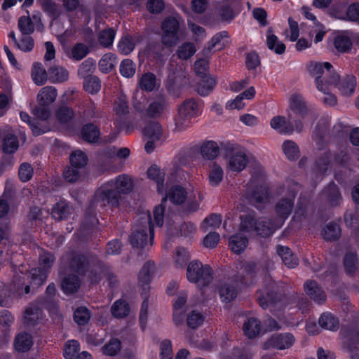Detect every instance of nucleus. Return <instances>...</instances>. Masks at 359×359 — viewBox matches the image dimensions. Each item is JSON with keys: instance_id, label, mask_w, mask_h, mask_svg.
<instances>
[{"instance_id": "obj_50", "label": "nucleus", "mask_w": 359, "mask_h": 359, "mask_svg": "<svg viewBox=\"0 0 359 359\" xmlns=\"http://www.w3.org/2000/svg\"><path fill=\"white\" fill-rule=\"evenodd\" d=\"M201 155L204 158L213 159L219 154V147L215 142H208L201 147Z\"/></svg>"}, {"instance_id": "obj_11", "label": "nucleus", "mask_w": 359, "mask_h": 359, "mask_svg": "<svg viewBox=\"0 0 359 359\" xmlns=\"http://www.w3.org/2000/svg\"><path fill=\"white\" fill-rule=\"evenodd\" d=\"M275 287L274 282L269 278L266 280L264 287L257 292V300L262 309L271 308V306L276 303V293L274 291Z\"/></svg>"}, {"instance_id": "obj_7", "label": "nucleus", "mask_w": 359, "mask_h": 359, "mask_svg": "<svg viewBox=\"0 0 359 359\" xmlns=\"http://www.w3.org/2000/svg\"><path fill=\"white\" fill-rule=\"evenodd\" d=\"M224 149L227 158L226 170L228 171L240 172L245 168L248 158L245 149L228 142L224 145Z\"/></svg>"}, {"instance_id": "obj_6", "label": "nucleus", "mask_w": 359, "mask_h": 359, "mask_svg": "<svg viewBox=\"0 0 359 359\" xmlns=\"http://www.w3.org/2000/svg\"><path fill=\"white\" fill-rule=\"evenodd\" d=\"M183 20L179 15L168 16L161 22V41L163 45L172 47L180 41Z\"/></svg>"}, {"instance_id": "obj_5", "label": "nucleus", "mask_w": 359, "mask_h": 359, "mask_svg": "<svg viewBox=\"0 0 359 359\" xmlns=\"http://www.w3.org/2000/svg\"><path fill=\"white\" fill-rule=\"evenodd\" d=\"M114 184L108 182L102 184L95 192L88 211L91 212L97 208L106 206L116 207L118 204V196L114 190Z\"/></svg>"}, {"instance_id": "obj_13", "label": "nucleus", "mask_w": 359, "mask_h": 359, "mask_svg": "<svg viewBox=\"0 0 359 359\" xmlns=\"http://www.w3.org/2000/svg\"><path fill=\"white\" fill-rule=\"evenodd\" d=\"M294 336L288 332L273 334L264 344V348L265 349L273 348L284 350L291 347L294 343Z\"/></svg>"}, {"instance_id": "obj_8", "label": "nucleus", "mask_w": 359, "mask_h": 359, "mask_svg": "<svg viewBox=\"0 0 359 359\" xmlns=\"http://www.w3.org/2000/svg\"><path fill=\"white\" fill-rule=\"evenodd\" d=\"M187 198V191L183 187L180 186L172 187L166 194V196L163 198L161 203L154 209V219L157 226H162L163 224L165 203L167 202L168 198L173 204L180 205L186 201Z\"/></svg>"}, {"instance_id": "obj_32", "label": "nucleus", "mask_w": 359, "mask_h": 359, "mask_svg": "<svg viewBox=\"0 0 359 359\" xmlns=\"http://www.w3.org/2000/svg\"><path fill=\"white\" fill-rule=\"evenodd\" d=\"M61 286L65 293H74L79 289L80 286V281L76 275L69 274L67 276L64 277L62 281Z\"/></svg>"}, {"instance_id": "obj_39", "label": "nucleus", "mask_w": 359, "mask_h": 359, "mask_svg": "<svg viewBox=\"0 0 359 359\" xmlns=\"http://www.w3.org/2000/svg\"><path fill=\"white\" fill-rule=\"evenodd\" d=\"M148 177L157 184L158 191L163 192V183L164 181V172L157 165L151 166L147 170Z\"/></svg>"}, {"instance_id": "obj_10", "label": "nucleus", "mask_w": 359, "mask_h": 359, "mask_svg": "<svg viewBox=\"0 0 359 359\" xmlns=\"http://www.w3.org/2000/svg\"><path fill=\"white\" fill-rule=\"evenodd\" d=\"M254 186V182L251 180L248 184V190L244 194L247 201L257 208H260L262 204L266 203L269 200L268 189L263 185L256 186L255 189L250 190Z\"/></svg>"}, {"instance_id": "obj_23", "label": "nucleus", "mask_w": 359, "mask_h": 359, "mask_svg": "<svg viewBox=\"0 0 359 359\" xmlns=\"http://www.w3.org/2000/svg\"><path fill=\"white\" fill-rule=\"evenodd\" d=\"M266 44L269 49L276 54L281 55L285 51V44L273 33L271 29H269L266 32Z\"/></svg>"}, {"instance_id": "obj_9", "label": "nucleus", "mask_w": 359, "mask_h": 359, "mask_svg": "<svg viewBox=\"0 0 359 359\" xmlns=\"http://www.w3.org/2000/svg\"><path fill=\"white\" fill-rule=\"evenodd\" d=\"M212 271L208 265L194 260L189 263L187 269V277L189 282L196 283L200 287L210 284L212 280Z\"/></svg>"}, {"instance_id": "obj_58", "label": "nucleus", "mask_w": 359, "mask_h": 359, "mask_svg": "<svg viewBox=\"0 0 359 359\" xmlns=\"http://www.w3.org/2000/svg\"><path fill=\"white\" fill-rule=\"evenodd\" d=\"M115 34L114 30L111 28L102 30L99 34L98 41L102 46L108 48L112 45Z\"/></svg>"}, {"instance_id": "obj_42", "label": "nucleus", "mask_w": 359, "mask_h": 359, "mask_svg": "<svg viewBox=\"0 0 359 359\" xmlns=\"http://www.w3.org/2000/svg\"><path fill=\"white\" fill-rule=\"evenodd\" d=\"M319 325L322 328L336 330L339 327V320L330 313H324L319 318Z\"/></svg>"}, {"instance_id": "obj_28", "label": "nucleus", "mask_w": 359, "mask_h": 359, "mask_svg": "<svg viewBox=\"0 0 359 359\" xmlns=\"http://www.w3.org/2000/svg\"><path fill=\"white\" fill-rule=\"evenodd\" d=\"M33 344L32 336L27 332H22L15 337L14 346L20 352H25L29 350Z\"/></svg>"}, {"instance_id": "obj_20", "label": "nucleus", "mask_w": 359, "mask_h": 359, "mask_svg": "<svg viewBox=\"0 0 359 359\" xmlns=\"http://www.w3.org/2000/svg\"><path fill=\"white\" fill-rule=\"evenodd\" d=\"M57 92L53 86H45L42 88L37 95V102L40 106H49L57 98Z\"/></svg>"}, {"instance_id": "obj_35", "label": "nucleus", "mask_w": 359, "mask_h": 359, "mask_svg": "<svg viewBox=\"0 0 359 359\" xmlns=\"http://www.w3.org/2000/svg\"><path fill=\"white\" fill-rule=\"evenodd\" d=\"M118 63L116 55L109 53L102 56L99 62V68L101 72L107 73L111 72Z\"/></svg>"}, {"instance_id": "obj_51", "label": "nucleus", "mask_w": 359, "mask_h": 359, "mask_svg": "<svg viewBox=\"0 0 359 359\" xmlns=\"http://www.w3.org/2000/svg\"><path fill=\"white\" fill-rule=\"evenodd\" d=\"M323 236L325 240L337 239L341 234V229L337 223H329L323 230Z\"/></svg>"}, {"instance_id": "obj_40", "label": "nucleus", "mask_w": 359, "mask_h": 359, "mask_svg": "<svg viewBox=\"0 0 359 359\" xmlns=\"http://www.w3.org/2000/svg\"><path fill=\"white\" fill-rule=\"evenodd\" d=\"M143 133L150 140H159L163 135V129L158 123L151 122L144 128Z\"/></svg>"}, {"instance_id": "obj_59", "label": "nucleus", "mask_w": 359, "mask_h": 359, "mask_svg": "<svg viewBox=\"0 0 359 359\" xmlns=\"http://www.w3.org/2000/svg\"><path fill=\"white\" fill-rule=\"evenodd\" d=\"M87 156L81 151H75L70 156V163L73 167L82 168L87 164Z\"/></svg>"}, {"instance_id": "obj_56", "label": "nucleus", "mask_w": 359, "mask_h": 359, "mask_svg": "<svg viewBox=\"0 0 359 359\" xmlns=\"http://www.w3.org/2000/svg\"><path fill=\"white\" fill-rule=\"evenodd\" d=\"M222 223V217L219 215L212 214L206 217L202 224L201 228L204 231L210 229H215L220 226Z\"/></svg>"}, {"instance_id": "obj_60", "label": "nucleus", "mask_w": 359, "mask_h": 359, "mask_svg": "<svg viewBox=\"0 0 359 359\" xmlns=\"http://www.w3.org/2000/svg\"><path fill=\"white\" fill-rule=\"evenodd\" d=\"M344 267L348 274L354 273L357 269L358 259L355 253L350 252L344 257Z\"/></svg>"}, {"instance_id": "obj_1", "label": "nucleus", "mask_w": 359, "mask_h": 359, "mask_svg": "<svg viewBox=\"0 0 359 359\" xmlns=\"http://www.w3.org/2000/svg\"><path fill=\"white\" fill-rule=\"evenodd\" d=\"M298 184H293L291 190H288L286 197L277 202L275 207L277 218L273 223L269 222L265 217L255 219L253 214L241 216L240 230L245 233H256L262 237L271 236L276 229L280 228L285 220L291 214L294 208V201L296 196Z\"/></svg>"}, {"instance_id": "obj_3", "label": "nucleus", "mask_w": 359, "mask_h": 359, "mask_svg": "<svg viewBox=\"0 0 359 359\" xmlns=\"http://www.w3.org/2000/svg\"><path fill=\"white\" fill-rule=\"evenodd\" d=\"M141 222L135 226V229L130 236L129 241L134 248H144L151 246L154 238V226L156 225L149 212H144L140 215Z\"/></svg>"}, {"instance_id": "obj_62", "label": "nucleus", "mask_w": 359, "mask_h": 359, "mask_svg": "<svg viewBox=\"0 0 359 359\" xmlns=\"http://www.w3.org/2000/svg\"><path fill=\"white\" fill-rule=\"evenodd\" d=\"M79 349V343L77 341L69 340L64 346V357L66 359H74Z\"/></svg>"}, {"instance_id": "obj_36", "label": "nucleus", "mask_w": 359, "mask_h": 359, "mask_svg": "<svg viewBox=\"0 0 359 359\" xmlns=\"http://www.w3.org/2000/svg\"><path fill=\"white\" fill-rule=\"evenodd\" d=\"M49 79L52 83H62L68 80L69 72L62 67H53L49 69Z\"/></svg>"}, {"instance_id": "obj_38", "label": "nucleus", "mask_w": 359, "mask_h": 359, "mask_svg": "<svg viewBox=\"0 0 359 359\" xmlns=\"http://www.w3.org/2000/svg\"><path fill=\"white\" fill-rule=\"evenodd\" d=\"M100 133L98 128L93 123L85 125L81 130L83 139L88 142H95L99 139Z\"/></svg>"}, {"instance_id": "obj_30", "label": "nucleus", "mask_w": 359, "mask_h": 359, "mask_svg": "<svg viewBox=\"0 0 359 359\" xmlns=\"http://www.w3.org/2000/svg\"><path fill=\"white\" fill-rule=\"evenodd\" d=\"M237 293L238 290L231 282L223 284L219 289V294L223 302L228 303L233 300Z\"/></svg>"}, {"instance_id": "obj_17", "label": "nucleus", "mask_w": 359, "mask_h": 359, "mask_svg": "<svg viewBox=\"0 0 359 359\" xmlns=\"http://www.w3.org/2000/svg\"><path fill=\"white\" fill-rule=\"evenodd\" d=\"M322 198L325 200L329 205L337 206L340 205L342 198L339 189L335 184H330L322 192Z\"/></svg>"}, {"instance_id": "obj_54", "label": "nucleus", "mask_w": 359, "mask_h": 359, "mask_svg": "<svg viewBox=\"0 0 359 359\" xmlns=\"http://www.w3.org/2000/svg\"><path fill=\"white\" fill-rule=\"evenodd\" d=\"M135 46L133 39L129 36L122 37L117 46L118 51L125 55L130 54L134 50Z\"/></svg>"}, {"instance_id": "obj_49", "label": "nucleus", "mask_w": 359, "mask_h": 359, "mask_svg": "<svg viewBox=\"0 0 359 359\" xmlns=\"http://www.w3.org/2000/svg\"><path fill=\"white\" fill-rule=\"evenodd\" d=\"M224 172L221 166L214 163L209 172V182L212 187H217L223 180Z\"/></svg>"}, {"instance_id": "obj_21", "label": "nucleus", "mask_w": 359, "mask_h": 359, "mask_svg": "<svg viewBox=\"0 0 359 359\" xmlns=\"http://www.w3.org/2000/svg\"><path fill=\"white\" fill-rule=\"evenodd\" d=\"M109 183L113 184L114 190L116 191V194H126L130 192L133 187L132 180L126 175H118L115 180L108 181Z\"/></svg>"}, {"instance_id": "obj_61", "label": "nucleus", "mask_w": 359, "mask_h": 359, "mask_svg": "<svg viewBox=\"0 0 359 359\" xmlns=\"http://www.w3.org/2000/svg\"><path fill=\"white\" fill-rule=\"evenodd\" d=\"M3 150L5 153H14L18 148L17 137L11 134L6 135L3 140Z\"/></svg>"}, {"instance_id": "obj_52", "label": "nucleus", "mask_w": 359, "mask_h": 359, "mask_svg": "<svg viewBox=\"0 0 359 359\" xmlns=\"http://www.w3.org/2000/svg\"><path fill=\"white\" fill-rule=\"evenodd\" d=\"M283 150L289 160H295L299 156V149L295 142L287 140L283 144Z\"/></svg>"}, {"instance_id": "obj_26", "label": "nucleus", "mask_w": 359, "mask_h": 359, "mask_svg": "<svg viewBox=\"0 0 359 359\" xmlns=\"http://www.w3.org/2000/svg\"><path fill=\"white\" fill-rule=\"evenodd\" d=\"M277 253L288 268H294L298 265V259L292 253L289 248L279 245L277 248Z\"/></svg>"}, {"instance_id": "obj_45", "label": "nucleus", "mask_w": 359, "mask_h": 359, "mask_svg": "<svg viewBox=\"0 0 359 359\" xmlns=\"http://www.w3.org/2000/svg\"><path fill=\"white\" fill-rule=\"evenodd\" d=\"M196 48L192 42H184L182 43L177 50V55L180 59L187 60L194 55Z\"/></svg>"}, {"instance_id": "obj_15", "label": "nucleus", "mask_w": 359, "mask_h": 359, "mask_svg": "<svg viewBox=\"0 0 359 359\" xmlns=\"http://www.w3.org/2000/svg\"><path fill=\"white\" fill-rule=\"evenodd\" d=\"M304 291L306 294L317 304H322L326 300L325 292L315 281H306L304 283Z\"/></svg>"}, {"instance_id": "obj_53", "label": "nucleus", "mask_w": 359, "mask_h": 359, "mask_svg": "<svg viewBox=\"0 0 359 359\" xmlns=\"http://www.w3.org/2000/svg\"><path fill=\"white\" fill-rule=\"evenodd\" d=\"M114 111L116 115L120 118H124L129 112L128 101L125 96H120L115 102Z\"/></svg>"}, {"instance_id": "obj_55", "label": "nucleus", "mask_w": 359, "mask_h": 359, "mask_svg": "<svg viewBox=\"0 0 359 359\" xmlns=\"http://www.w3.org/2000/svg\"><path fill=\"white\" fill-rule=\"evenodd\" d=\"M88 48L83 43L76 44L71 51L67 53L69 58L74 60H81L84 58L88 53Z\"/></svg>"}, {"instance_id": "obj_46", "label": "nucleus", "mask_w": 359, "mask_h": 359, "mask_svg": "<svg viewBox=\"0 0 359 359\" xmlns=\"http://www.w3.org/2000/svg\"><path fill=\"white\" fill-rule=\"evenodd\" d=\"M154 269L153 262H147L144 264L139 273V284L144 287L149 284L151 279V275Z\"/></svg>"}, {"instance_id": "obj_25", "label": "nucleus", "mask_w": 359, "mask_h": 359, "mask_svg": "<svg viewBox=\"0 0 359 359\" xmlns=\"http://www.w3.org/2000/svg\"><path fill=\"white\" fill-rule=\"evenodd\" d=\"M41 318V309L38 306L31 304L26 309L24 322L27 325H34Z\"/></svg>"}, {"instance_id": "obj_24", "label": "nucleus", "mask_w": 359, "mask_h": 359, "mask_svg": "<svg viewBox=\"0 0 359 359\" xmlns=\"http://www.w3.org/2000/svg\"><path fill=\"white\" fill-rule=\"evenodd\" d=\"M31 76L34 83L37 86L43 85L48 79L46 70L41 63L34 62L32 65Z\"/></svg>"}, {"instance_id": "obj_29", "label": "nucleus", "mask_w": 359, "mask_h": 359, "mask_svg": "<svg viewBox=\"0 0 359 359\" xmlns=\"http://www.w3.org/2000/svg\"><path fill=\"white\" fill-rule=\"evenodd\" d=\"M243 330L245 335L248 338H254L261 332L260 321L257 318H250L243 324Z\"/></svg>"}, {"instance_id": "obj_12", "label": "nucleus", "mask_w": 359, "mask_h": 359, "mask_svg": "<svg viewBox=\"0 0 359 359\" xmlns=\"http://www.w3.org/2000/svg\"><path fill=\"white\" fill-rule=\"evenodd\" d=\"M62 264H68L69 271L75 272L79 275L84 274L88 268L86 257L79 254L66 255L62 259Z\"/></svg>"}, {"instance_id": "obj_33", "label": "nucleus", "mask_w": 359, "mask_h": 359, "mask_svg": "<svg viewBox=\"0 0 359 359\" xmlns=\"http://www.w3.org/2000/svg\"><path fill=\"white\" fill-rule=\"evenodd\" d=\"M290 107L294 113L303 116L307 111L303 97L299 94H293L290 98Z\"/></svg>"}, {"instance_id": "obj_4", "label": "nucleus", "mask_w": 359, "mask_h": 359, "mask_svg": "<svg viewBox=\"0 0 359 359\" xmlns=\"http://www.w3.org/2000/svg\"><path fill=\"white\" fill-rule=\"evenodd\" d=\"M332 68V65L328 62H311L308 65V72L315 78L316 86L319 91L327 93L332 86H337L339 82V76L335 73L330 75L329 80L323 78V76L330 74Z\"/></svg>"}, {"instance_id": "obj_34", "label": "nucleus", "mask_w": 359, "mask_h": 359, "mask_svg": "<svg viewBox=\"0 0 359 359\" xmlns=\"http://www.w3.org/2000/svg\"><path fill=\"white\" fill-rule=\"evenodd\" d=\"M70 212V207L65 201L55 203L52 208V216L56 220L65 219Z\"/></svg>"}, {"instance_id": "obj_57", "label": "nucleus", "mask_w": 359, "mask_h": 359, "mask_svg": "<svg viewBox=\"0 0 359 359\" xmlns=\"http://www.w3.org/2000/svg\"><path fill=\"white\" fill-rule=\"evenodd\" d=\"M135 64L130 59H124L120 64V73L126 78H131L135 75Z\"/></svg>"}, {"instance_id": "obj_44", "label": "nucleus", "mask_w": 359, "mask_h": 359, "mask_svg": "<svg viewBox=\"0 0 359 359\" xmlns=\"http://www.w3.org/2000/svg\"><path fill=\"white\" fill-rule=\"evenodd\" d=\"M156 76L150 72L144 74L139 80L140 87L147 92L152 91L156 86Z\"/></svg>"}, {"instance_id": "obj_43", "label": "nucleus", "mask_w": 359, "mask_h": 359, "mask_svg": "<svg viewBox=\"0 0 359 359\" xmlns=\"http://www.w3.org/2000/svg\"><path fill=\"white\" fill-rule=\"evenodd\" d=\"M228 33L226 31L217 33L209 41L207 50L210 52L213 49L222 50L226 46V41L225 39L228 38Z\"/></svg>"}, {"instance_id": "obj_47", "label": "nucleus", "mask_w": 359, "mask_h": 359, "mask_svg": "<svg viewBox=\"0 0 359 359\" xmlns=\"http://www.w3.org/2000/svg\"><path fill=\"white\" fill-rule=\"evenodd\" d=\"M96 69V62L93 59L88 58L83 61L78 69V74L82 78H89Z\"/></svg>"}, {"instance_id": "obj_27", "label": "nucleus", "mask_w": 359, "mask_h": 359, "mask_svg": "<svg viewBox=\"0 0 359 359\" xmlns=\"http://www.w3.org/2000/svg\"><path fill=\"white\" fill-rule=\"evenodd\" d=\"M248 243V238L241 233L233 235L229 238V247L232 252L236 254H241L245 250Z\"/></svg>"}, {"instance_id": "obj_31", "label": "nucleus", "mask_w": 359, "mask_h": 359, "mask_svg": "<svg viewBox=\"0 0 359 359\" xmlns=\"http://www.w3.org/2000/svg\"><path fill=\"white\" fill-rule=\"evenodd\" d=\"M357 80L353 75L346 76L339 83V90L344 95H350L355 91Z\"/></svg>"}, {"instance_id": "obj_19", "label": "nucleus", "mask_w": 359, "mask_h": 359, "mask_svg": "<svg viewBox=\"0 0 359 359\" xmlns=\"http://www.w3.org/2000/svg\"><path fill=\"white\" fill-rule=\"evenodd\" d=\"M187 292L182 291L173 302V320L176 325H180L183 322L184 313L182 309L187 302Z\"/></svg>"}, {"instance_id": "obj_14", "label": "nucleus", "mask_w": 359, "mask_h": 359, "mask_svg": "<svg viewBox=\"0 0 359 359\" xmlns=\"http://www.w3.org/2000/svg\"><path fill=\"white\" fill-rule=\"evenodd\" d=\"M238 270L237 280L243 284H249L254 277L255 264L253 262H239L236 264Z\"/></svg>"}, {"instance_id": "obj_64", "label": "nucleus", "mask_w": 359, "mask_h": 359, "mask_svg": "<svg viewBox=\"0 0 359 359\" xmlns=\"http://www.w3.org/2000/svg\"><path fill=\"white\" fill-rule=\"evenodd\" d=\"M55 116L60 123H66L73 118L74 111L69 107L63 106L57 110Z\"/></svg>"}, {"instance_id": "obj_2", "label": "nucleus", "mask_w": 359, "mask_h": 359, "mask_svg": "<svg viewBox=\"0 0 359 359\" xmlns=\"http://www.w3.org/2000/svg\"><path fill=\"white\" fill-rule=\"evenodd\" d=\"M54 261L55 257L51 253L43 252L39 255V264L43 268V269H33L22 276H15L13 282L18 295L29 292V285L25 284V280L31 279L29 283L32 285L40 286L43 284L48 276V271L52 266Z\"/></svg>"}, {"instance_id": "obj_48", "label": "nucleus", "mask_w": 359, "mask_h": 359, "mask_svg": "<svg viewBox=\"0 0 359 359\" xmlns=\"http://www.w3.org/2000/svg\"><path fill=\"white\" fill-rule=\"evenodd\" d=\"M216 81L215 79L208 77L197 84L196 90L201 96H206L213 90Z\"/></svg>"}, {"instance_id": "obj_41", "label": "nucleus", "mask_w": 359, "mask_h": 359, "mask_svg": "<svg viewBox=\"0 0 359 359\" xmlns=\"http://www.w3.org/2000/svg\"><path fill=\"white\" fill-rule=\"evenodd\" d=\"M111 312L114 317L116 318H123L128 315L130 308L126 301L118 299L116 300L111 306Z\"/></svg>"}, {"instance_id": "obj_18", "label": "nucleus", "mask_w": 359, "mask_h": 359, "mask_svg": "<svg viewBox=\"0 0 359 359\" xmlns=\"http://www.w3.org/2000/svg\"><path fill=\"white\" fill-rule=\"evenodd\" d=\"M178 111L190 118L198 116L202 111L201 105L194 99H187L179 107Z\"/></svg>"}, {"instance_id": "obj_22", "label": "nucleus", "mask_w": 359, "mask_h": 359, "mask_svg": "<svg viewBox=\"0 0 359 359\" xmlns=\"http://www.w3.org/2000/svg\"><path fill=\"white\" fill-rule=\"evenodd\" d=\"M167 104L165 99L162 97H158L152 100L146 111V114L149 117H158L166 109Z\"/></svg>"}, {"instance_id": "obj_63", "label": "nucleus", "mask_w": 359, "mask_h": 359, "mask_svg": "<svg viewBox=\"0 0 359 359\" xmlns=\"http://www.w3.org/2000/svg\"><path fill=\"white\" fill-rule=\"evenodd\" d=\"M83 88L86 91L89 93H96L100 90V81L96 76H90L89 78L86 79L83 83Z\"/></svg>"}, {"instance_id": "obj_37", "label": "nucleus", "mask_w": 359, "mask_h": 359, "mask_svg": "<svg viewBox=\"0 0 359 359\" xmlns=\"http://www.w3.org/2000/svg\"><path fill=\"white\" fill-rule=\"evenodd\" d=\"M335 48L340 53L348 52L352 47L350 37L344 33L337 35L334 40Z\"/></svg>"}, {"instance_id": "obj_16", "label": "nucleus", "mask_w": 359, "mask_h": 359, "mask_svg": "<svg viewBox=\"0 0 359 359\" xmlns=\"http://www.w3.org/2000/svg\"><path fill=\"white\" fill-rule=\"evenodd\" d=\"M35 23L40 22V14L36 13L33 14L32 19L28 16H22L18 20V28L22 35L30 36L34 32V25L32 21Z\"/></svg>"}]
</instances>
